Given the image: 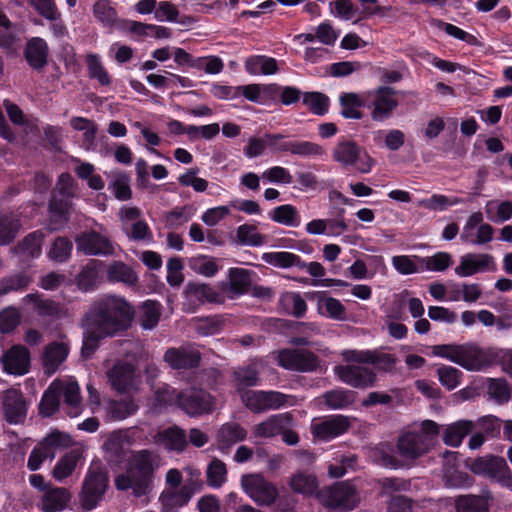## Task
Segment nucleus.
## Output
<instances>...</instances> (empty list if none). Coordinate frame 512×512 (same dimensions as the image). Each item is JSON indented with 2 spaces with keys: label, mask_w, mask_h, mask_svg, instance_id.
Returning a JSON list of instances; mask_svg holds the SVG:
<instances>
[{
  "label": "nucleus",
  "mask_w": 512,
  "mask_h": 512,
  "mask_svg": "<svg viewBox=\"0 0 512 512\" xmlns=\"http://www.w3.org/2000/svg\"><path fill=\"white\" fill-rule=\"evenodd\" d=\"M289 486L296 493L313 496L317 492L318 482L313 475L298 472L291 476Z\"/></svg>",
  "instance_id": "43"
},
{
  "label": "nucleus",
  "mask_w": 512,
  "mask_h": 512,
  "mask_svg": "<svg viewBox=\"0 0 512 512\" xmlns=\"http://www.w3.org/2000/svg\"><path fill=\"white\" fill-rule=\"evenodd\" d=\"M164 360L175 369L193 368L198 365L200 354L190 347L171 348L166 351Z\"/></svg>",
  "instance_id": "26"
},
{
  "label": "nucleus",
  "mask_w": 512,
  "mask_h": 512,
  "mask_svg": "<svg viewBox=\"0 0 512 512\" xmlns=\"http://www.w3.org/2000/svg\"><path fill=\"white\" fill-rule=\"evenodd\" d=\"M240 484L247 496L259 506L272 505L279 495L277 487L261 474L243 475Z\"/></svg>",
  "instance_id": "7"
},
{
  "label": "nucleus",
  "mask_w": 512,
  "mask_h": 512,
  "mask_svg": "<svg viewBox=\"0 0 512 512\" xmlns=\"http://www.w3.org/2000/svg\"><path fill=\"white\" fill-rule=\"evenodd\" d=\"M439 434L440 427L436 422H415L403 431L397 440L396 449L399 457L392 455L390 449L381 444L370 451V458L383 467L401 468L428 453L437 443Z\"/></svg>",
  "instance_id": "1"
},
{
  "label": "nucleus",
  "mask_w": 512,
  "mask_h": 512,
  "mask_svg": "<svg viewBox=\"0 0 512 512\" xmlns=\"http://www.w3.org/2000/svg\"><path fill=\"white\" fill-rule=\"evenodd\" d=\"M139 406L133 399L110 401L107 404V411L113 420H123L136 413Z\"/></svg>",
  "instance_id": "55"
},
{
  "label": "nucleus",
  "mask_w": 512,
  "mask_h": 512,
  "mask_svg": "<svg viewBox=\"0 0 512 512\" xmlns=\"http://www.w3.org/2000/svg\"><path fill=\"white\" fill-rule=\"evenodd\" d=\"M493 496L489 491L479 495H459L445 500L446 505H453L454 512H490Z\"/></svg>",
  "instance_id": "18"
},
{
  "label": "nucleus",
  "mask_w": 512,
  "mask_h": 512,
  "mask_svg": "<svg viewBox=\"0 0 512 512\" xmlns=\"http://www.w3.org/2000/svg\"><path fill=\"white\" fill-rule=\"evenodd\" d=\"M78 251L86 255H111L114 252L112 242L100 233L83 232L75 239Z\"/></svg>",
  "instance_id": "19"
},
{
  "label": "nucleus",
  "mask_w": 512,
  "mask_h": 512,
  "mask_svg": "<svg viewBox=\"0 0 512 512\" xmlns=\"http://www.w3.org/2000/svg\"><path fill=\"white\" fill-rule=\"evenodd\" d=\"M20 228L15 214H0V245L11 242Z\"/></svg>",
  "instance_id": "58"
},
{
  "label": "nucleus",
  "mask_w": 512,
  "mask_h": 512,
  "mask_svg": "<svg viewBox=\"0 0 512 512\" xmlns=\"http://www.w3.org/2000/svg\"><path fill=\"white\" fill-rule=\"evenodd\" d=\"M93 15L104 27L119 29L122 19L109 0H97L93 5Z\"/></svg>",
  "instance_id": "38"
},
{
  "label": "nucleus",
  "mask_w": 512,
  "mask_h": 512,
  "mask_svg": "<svg viewBox=\"0 0 512 512\" xmlns=\"http://www.w3.org/2000/svg\"><path fill=\"white\" fill-rule=\"evenodd\" d=\"M188 267L196 274L212 278L222 269V261L216 257L197 254L188 259Z\"/></svg>",
  "instance_id": "30"
},
{
  "label": "nucleus",
  "mask_w": 512,
  "mask_h": 512,
  "mask_svg": "<svg viewBox=\"0 0 512 512\" xmlns=\"http://www.w3.org/2000/svg\"><path fill=\"white\" fill-rule=\"evenodd\" d=\"M319 312L336 320L345 319V307L336 298L320 296L317 302Z\"/></svg>",
  "instance_id": "53"
},
{
  "label": "nucleus",
  "mask_w": 512,
  "mask_h": 512,
  "mask_svg": "<svg viewBox=\"0 0 512 512\" xmlns=\"http://www.w3.org/2000/svg\"><path fill=\"white\" fill-rule=\"evenodd\" d=\"M487 393L497 403L503 404L510 400L511 389L507 381L503 378H490L487 381Z\"/></svg>",
  "instance_id": "62"
},
{
  "label": "nucleus",
  "mask_w": 512,
  "mask_h": 512,
  "mask_svg": "<svg viewBox=\"0 0 512 512\" xmlns=\"http://www.w3.org/2000/svg\"><path fill=\"white\" fill-rule=\"evenodd\" d=\"M341 115L347 119H360L362 113L360 107L365 104L364 97L356 93H342L339 96Z\"/></svg>",
  "instance_id": "44"
},
{
  "label": "nucleus",
  "mask_w": 512,
  "mask_h": 512,
  "mask_svg": "<svg viewBox=\"0 0 512 512\" xmlns=\"http://www.w3.org/2000/svg\"><path fill=\"white\" fill-rule=\"evenodd\" d=\"M245 69L251 75H272L277 72V61L264 55L249 57L245 61Z\"/></svg>",
  "instance_id": "40"
},
{
  "label": "nucleus",
  "mask_w": 512,
  "mask_h": 512,
  "mask_svg": "<svg viewBox=\"0 0 512 512\" xmlns=\"http://www.w3.org/2000/svg\"><path fill=\"white\" fill-rule=\"evenodd\" d=\"M495 270L496 263L490 254L468 253L460 257L454 271L459 277H469L480 272Z\"/></svg>",
  "instance_id": "17"
},
{
  "label": "nucleus",
  "mask_w": 512,
  "mask_h": 512,
  "mask_svg": "<svg viewBox=\"0 0 512 512\" xmlns=\"http://www.w3.org/2000/svg\"><path fill=\"white\" fill-rule=\"evenodd\" d=\"M108 485L106 473L100 467L90 469L86 475L81 493L80 503L85 511L94 509L102 500Z\"/></svg>",
  "instance_id": "9"
},
{
  "label": "nucleus",
  "mask_w": 512,
  "mask_h": 512,
  "mask_svg": "<svg viewBox=\"0 0 512 512\" xmlns=\"http://www.w3.org/2000/svg\"><path fill=\"white\" fill-rule=\"evenodd\" d=\"M332 159L343 167H354L363 174L371 172L375 165V160L364 147L347 138L337 141L332 149Z\"/></svg>",
  "instance_id": "4"
},
{
  "label": "nucleus",
  "mask_w": 512,
  "mask_h": 512,
  "mask_svg": "<svg viewBox=\"0 0 512 512\" xmlns=\"http://www.w3.org/2000/svg\"><path fill=\"white\" fill-rule=\"evenodd\" d=\"M195 493L189 486H182L179 489H164L160 496L161 512H173L189 503Z\"/></svg>",
  "instance_id": "25"
},
{
  "label": "nucleus",
  "mask_w": 512,
  "mask_h": 512,
  "mask_svg": "<svg viewBox=\"0 0 512 512\" xmlns=\"http://www.w3.org/2000/svg\"><path fill=\"white\" fill-rule=\"evenodd\" d=\"M99 265L97 261L89 262L77 276V284L80 289L88 291L99 282Z\"/></svg>",
  "instance_id": "59"
},
{
  "label": "nucleus",
  "mask_w": 512,
  "mask_h": 512,
  "mask_svg": "<svg viewBox=\"0 0 512 512\" xmlns=\"http://www.w3.org/2000/svg\"><path fill=\"white\" fill-rule=\"evenodd\" d=\"M70 500V493L63 487H50L43 494L39 509L43 512H59Z\"/></svg>",
  "instance_id": "31"
},
{
  "label": "nucleus",
  "mask_w": 512,
  "mask_h": 512,
  "mask_svg": "<svg viewBox=\"0 0 512 512\" xmlns=\"http://www.w3.org/2000/svg\"><path fill=\"white\" fill-rule=\"evenodd\" d=\"M351 426L350 418L344 415H331L314 419L311 423V433L314 437L330 441L344 434Z\"/></svg>",
  "instance_id": "13"
},
{
  "label": "nucleus",
  "mask_w": 512,
  "mask_h": 512,
  "mask_svg": "<svg viewBox=\"0 0 512 512\" xmlns=\"http://www.w3.org/2000/svg\"><path fill=\"white\" fill-rule=\"evenodd\" d=\"M263 258L268 264L280 268H289L292 266L303 267L311 276L316 278H321L326 274V269L321 263L310 262L301 264L300 257L291 252L281 251L266 253Z\"/></svg>",
  "instance_id": "15"
},
{
  "label": "nucleus",
  "mask_w": 512,
  "mask_h": 512,
  "mask_svg": "<svg viewBox=\"0 0 512 512\" xmlns=\"http://www.w3.org/2000/svg\"><path fill=\"white\" fill-rule=\"evenodd\" d=\"M89 76L96 79L100 85L108 86L111 83V76L104 67L99 55L89 53L85 57Z\"/></svg>",
  "instance_id": "47"
},
{
  "label": "nucleus",
  "mask_w": 512,
  "mask_h": 512,
  "mask_svg": "<svg viewBox=\"0 0 512 512\" xmlns=\"http://www.w3.org/2000/svg\"><path fill=\"white\" fill-rule=\"evenodd\" d=\"M74 196V180L68 173L61 174L58 178L55 192L49 204L51 221L66 222L71 210L70 199Z\"/></svg>",
  "instance_id": "6"
},
{
  "label": "nucleus",
  "mask_w": 512,
  "mask_h": 512,
  "mask_svg": "<svg viewBox=\"0 0 512 512\" xmlns=\"http://www.w3.org/2000/svg\"><path fill=\"white\" fill-rule=\"evenodd\" d=\"M443 481L446 487L463 489L472 486L473 479L465 472L456 468L457 453L447 451L444 453Z\"/></svg>",
  "instance_id": "23"
},
{
  "label": "nucleus",
  "mask_w": 512,
  "mask_h": 512,
  "mask_svg": "<svg viewBox=\"0 0 512 512\" xmlns=\"http://www.w3.org/2000/svg\"><path fill=\"white\" fill-rule=\"evenodd\" d=\"M107 279L112 283H123L127 286H134L138 282L136 272L121 261H115L109 265Z\"/></svg>",
  "instance_id": "37"
},
{
  "label": "nucleus",
  "mask_w": 512,
  "mask_h": 512,
  "mask_svg": "<svg viewBox=\"0 0 512 512\" xmlns=\"http://www.w3.org/2000/svg\"><path fill=\"white\" fill-rule=\"evenodd\" d=\"M61 385L59 387V395L63 394L64 401L68 406V414L71 417H76L81 411V397L80 388L78 383L73 378L59 380Z\"/></svg>",
  "instance_id": "32"
},
{
  "label": "nucleus",
  "mask_w": 512,
  "mask_h": 512,
  "mask_svg": "<svg viewBox=\"0 0 512 512\" xmlns=\"http://www.w3.org/2000/svg\"><path fill=\"white\" fill-rule=\"evenodd\" d=\"M473 429L474 422L471 420H458L448 424L443 432V442L448 446L458 447Z\"/></svg>",
  "instance_id": "33"
},
{
  "label": "nucleus",
  "mask_w": 512,
  "mask_h": 512,
  "mask_svg": "<svg viewBox=\"0 0 512 512\" xmlns=\"http://www.w3.org/2000/svg\"><path fill=\"white\" fill-rule=\"evenodd\" d=\"M461 203H463V200L458 197L433 194L430 198L420 200L418 205L429 210L444 211L450 206H455Z\"/></svg>",
  "instance_id": "56"
},
{
  "label": "nucleus",
  "mask_w": 512,
  "mask_h": 512,
  "mask_svg": "<svg viewBox=\"0 0 512 512\" xmlns=\"http://www.w3.org/2000/svg\"><path fill=\"white\" fill-rule=\"evenodd\" d=\"M159 467L156 454L148 450L133 453L127 461L125 472L115 478L118 490H131L133 495H146L151 487L153 472Z\"/></svg>",
  "instance_id": "3"
},
{
  "label": "nucleus",
  "mask_w": 512,
  "mask_h": 512,
  "mask_svg": "<svg viewBox=\"0 0 512 512\" xmlns=\"http://www.w3.org/2000/svg\"><path fill=\"white\" fill-rule=\"evenodd\" d=\"M347 365H338L334 367V373L344 384L353 388L372 387L376 382V374L368 367L355 365L354 362Z\"/></svg>",
  "instance_id": "12"
},
{
  "label": "nucleus",
  "mask_w": 512,
  "mask_h": 512,
  "mask_svg": "<svg viewBox=\"0 0 512 512\" xmlns=\"http://www.w3.org/2000/svg\"><path fill=\"white\" fill-rule=\"evenodd\" d=\"M108 189L120 201L131 199L132 191L130 188V178L125 172H112L110 175Z\"/></svg>",
  "instance_id": "42"
},
{
  "label": "nucleus",
  "mask_w": 512,
  "mask_h": 512,
  "mask_svg": "<svg viewBox=\"0 0 512 512\" xmlns=\"http://www.w3.org/2000/svg\"><path fill=\"white\" fill-rule=\"evenodd\" d=\"M290 153L304 158H323L326 156V150L322 145L307 140L293 141Z\"/></svg>",
  "instance_id": "48"
},
{
  "label": "nucleus",
  "mask_w": 512,
  "mask_h": 512,
  "mask_svg": "<svg viewBox=\"0 0 512 512\" xmlns=\"http://www.w3.org/2000/svg\"><path fill=\"white\" fill-rule=\"evenodd\" d=\"M270 218L274 222L288 227L295 228L301 224V217L297 209L290 204H284L274 208L270 213Z\"/></svg>",
  "instance_id": "45"
},
{
  "label": "nucleus",
  "mask_w": 512,
  "mask_h": 512,
  "mask_svg": "<svg viewBox=\"0 0 512 512\" xmlns=\"http://www.w3.org/2000/svg\"><path fill=\"white\" fill-rule=\"evenodd\" d=\"M5 372L12 375H24L29 371L30 353L22 345L7 350L0 359Z\"/></svg>",
  "instance_id": "22"
},
{
  "label": "nucleus",
  "mask_w": 512,
  "mask_h": 512,
  "mask_svg": "<svg viewBox=\"0 0 512 512\" xmlns=\"http://www.w3.org/2000/svg\"><path fill=\"white\" fill-rule=\"evenodd\" d=\"M502 460L503 458L494 456L479 457L472 460L468 464V467L475 474L493 478L494 474L498 471L500 461Z\"/></svg>",
  "instance_id": "51"
},
{
  "label": "nucleus",
  "mask_w": 512,
  "mask_h": 512,
  "mask_svg": "<svg viewBox=\"0 0 512 512\" xmlns=\"http://www.w3.org/2000/svg\"><path fill=\"white\" fill-rule=\"evenodd\" d=\"M259 381V369L253 362L247 366L239 367L233 372L234 386L240 395L247 387L255 386Z\"/></svg>",
  "instance_id": "36"
},
{
  "label": "nucleus",
  "mask_w": 512,
  "mask_h": 512,
  "mask_svg": "<svg viewBox=\"0 0 512 512\" xmlns=\"http://www.w3.org/2000/svg\"><path fill=\"white\" fill-rule=\"evenodd\" d=\"M5 419L11 424L22 423L26 417L27 407L22 394L17 390H9L3 399Z\"/></svg>",
  "instance_id": "24"
},
{
  "label": "nucleus",
  "mask_w": 512,
  "mask_h": 512,
  "mask_svg": "<svg viewBox=\"0 0 512 512\" xmlns=\"http://www.w3.org/2000/svg\"><path fill=\"white\" fill-rule=\"evenodd\" d=\"M420 256L417 255H397L391 259L392 266L401 275H410L421 273L420 263L417 261Z\"/></svg>",
  "instance_id": "61"
},
{
  "label": "nucleus",
  "mask_w": 512,
  "mask_h": 512,
  "mask_svg": "<svg viewBox=\"0 0 512 512\" xmlns=\"http://www.w3.org/2000/svg\"><path fill=\"white\" fill-rule=\"evenodd\" d=\"M290 424L291 417L288 414L272 415L254 426L253 435L256 438H271L279 435Z\"/></svg>",
  "instance_id": "27"
},
{
  "label": "nucleus",
  "mask_w": 512,
  "mask_h": 512,
  "mask_svg": "<svg viewBox=\"0 0 512 512\" xmlns=\"http://www.w3.org/2000/svg\"><path fill=\"white\" fill-rule=\"evenodd\" d=\"M302 100L303 104L316 115H324L328 111L329 98L320 92L304 93Z\"/></svg>",
  "instance_id": "63"
},
{
  "label": "nucleus",
  "mask_w": 512,
  "mask_h": 512,
  "mask_svg": "<svg viewBox=\"0 0 512 512\" xmlns=\"http://www.w3.org/2000/svg\"><path fill=\"white\" fill-rule=\"evenodd\" d=\"M60 381H53L47 391L43 394L40 402V412L44 416L52 415L59 406Z\"/></svg>",
  "instance_id": "60"
},
{
  "label": "nucleus",
  "mask_w": 512,
  "mask_h": 512,
  "mask_svg": "<svg viewBox=\"0 0 512 512\" xmlns=\"http://www.w3.org/2000/svg\"><path fill=\"white\" fill-rule=\"evenodd\" d=\"M133 315L132 306L124 298L107 295L92 304L85 320L90 333L114 336L129 327Z\"/></svg>",
  "instance_id": "2"
},
{
  "label": "nucleus",
  "mask_w": 512,
  "mask_h": 512,
  "mask_svg": "<svg viewBox=\"0 0 512 512\" xmlns=\"http://www.w3.org/2000/svg\"><path fill=\"white\" fill-rule=\"evenodd\" d=\"M161 316V305L153 300L145 301L140 308L141 325L145 329L154 328Z\"/></svg>",
  "instance_id": "57"
},
{
  "label": "nucleus",
  "mask_w": 512,
  "mask_h": 512,
  "mask_svg": "<svg viewBox=\"0 0 512 512\" xmlns=\"http://www.w3.org/2000/svg\"><path fill=\"white\" fill-rule=\"evenodd\" d=\"M499 352L494 348H481L473 343L461 344L458 365L468 371H481L495 363Z\"/></svg>",
  "instance_id": "10"
},
{
  "label": "nucleus",
  "mask_w": 512,
  "mask_h": 512,
  "mask_svg": "<svg viewBox=\"0 0 512 512\" xmlns=\"http://www.w3.org/2000/svg\"><path fill=\"white\" fill-rule=\"evenodd\" d=\"M341 356L346 362L373 364L376 369L389 371L394 368L396 359L392 354L371 350H343Z\"/></svg>",
  "instance_id": "14"
},
{
  "label": "nucleus",
  "mask_w": 512,
  "mask_h": 512,
  "mask_svg": "<svg viewBox=\"0 0 512 512\" xmlns=\"http://www.w3.org/2000/svg\"><path fill=\"white\" fill-rule=\"evenodd\" d=\"M0 46L10 53L15 52L19 47L16 27L6 15L0 17Z\"/></svg>",
  "instance_id": "46"
},
{
  "label": "nucleus",
  "mask_w": 512,
  "mask_h": 512,
  "mask_svg": "<svg viewBox=\"0 0 512 512\" xmlns=\"http://www.w3.org/2000/svg\"><path fill=\"white\" fill-rule=\"evenodd\" d=\"M326 405L332 410L344 409L354 402V392L336 389L323 395Z\"/></svg>",
  "instance_id": "54"
},
{
  "label": "nucleus",
  "mask_w": 512,
  "mask_h": 512,
  "mask_svg": "<svg viewBox=\"0 0 512 512\" xmlns=\"http://www.w3.org/2000/svg\"><path fill=\"white\" fill-rule=\"evenodd\" d=\"M247 431L237 423H226L218 431V440L225 446H230L245 440Z\"/></svg>",
  "instance_id": "52"
},
{
  "label": "nucleus",
  "mask_w": 512,
  "mask_h": 512,
  "mask_svg": "<svg viewBox=\"0 0 512 512\" xmlns=\"http://www.w3.org/2000/svg\"><path fill=\"white\" fill-rule=\"evenodd\" d=\"M421 272H444L453 263L452 255L448 252H437L432 256L417 258Z\"/></svg>",
  "instance_id": "41"
},
{
  "label": "nucleus",
  "mask_w": 512,
  "mask_h": 512,
  "mask_svg": "<svg viewBox=\"0 0 512 512\" xmlns=\"http://www.w3.org/2000/svg\"><path fill=\"white\" fill-rule=\"evenodd\" d=\"M27 2L40 16L52 22L50 29L55 37L64 38L68 35L55 0H27Z\"/></svg>",
  "instance_id": "20"
},
{
  "label": "nucleus",
  "mask_w": 512,
  "mask_h": 512,
  "mask_svg": "<svg viewBox=\"0 0 512 512\" xmlns=\"http://www.w3.org/2000/svg\"><path fill=\"white\" fill-rule=\"evenodd\" d=\"M48 50L44 39L34 37L29 40L25 49V57L29 65L34 69L44 67L47 63Z\"/></svg>",
  "instance_id": "34"
},
{
  "label": "nucleus",
  "mask_w": 512,
  "mask_h": 512,
  "mask_svg": "<svg viewBox=\"0 0 512 512\" xmlns=\"http://www.w3.org/2000/svg\"><path fill=\"white\" fill-rule=\"evenodd\" d=\"M186 300L190 306L196 307L204 303H215L219 294L208 284L188 283L185 288Z\"/></svg>",
  "instance_id": "29"
},
{
  "label": "nucleus",
  "mask_w": 512,
  "mask_h": 512,
  "mask_svg": "<svg viewBox=\"0 0 512 512\" xmlns=\"http://www.w3.org/2000/svg\"><path fill=\"white\" fill-rule=\"evenodd\" d=\"M154 442L167 450L178 452L183 451L187 445L184 432L177 427L168 428L159 432L155 436Z\"/></svg>",
  "instance_id": "35"
},
{
  "label": "nucleus",
  "mask_w": 512,
  "mask_h": 512,
  "mask_svg": "<svg viewBox=\"0 0 512 512\" xmlns=\"http://www.w3.org/2000/svg\"><path fill=\"white\" fill-rule=\"evenodd\" d=\"M72 248L73 244L69 239L58 237L52 243L48 251V257L56 262H64L69 258Z\"/></svg>",
  "instance_id": "64"
},
{
  "label": "nucleus",
  "mask_w": 512,
  "mask_h": 512,
  "mask_svg": "<svg viewBox=\"0 0 512 512\" xmlns=\"http://www.w3.org/2000/svg\"><path fill=\"white\" fill-rule=\"evenodd\" d=\"M364 102L373 121L391 118L399 106L398 92L389 86H380L364 93Z\"/></svg>",
  "instance_id": "5"
},
{
  "label": "nucleus",
  "mask_w": 512,
  "mask_h": 512,
  "mask_svg": "<svg viewBox=\"0 0 512 512\" xmlns=\"http://www.w3.org/2000/svg\"><path fill=\"white\" fill-rule=\"evenodd\" d=\"M178 405L190 416L210 413L215 401L208 393L200 389H190L180 393Z\"/></svg>",
  "instance_id": "16"
},
{
  "label": "nucleus",
  "mask_w": 512,
  "mask_h": 512,
  "mask_svg": "<svg viewBox=\"0 0 512 512\" xmlns=\"http://www.w3.org/2000/svg\"><path fill=\"white\" fill-rule=\"evenodd\" d=\"M227 474L228 471L225 463L219 459H213L206 469L208 486L214 489L221 488L227 481Z\"/></svg>",
  "instance_id": "50"
},
{
  "label": "nucleus",
  "mask_w": 512,
  "mask_h": 512,
  "mask_svg": "<svg viewBox=\"0 0 512 512\" xmlns=\"http://www.w3.org/2000/svg\"><path fill=\"white\" fill-rule=\"evenodd\" d=\"M106 375L110 385L118 393L136 392L141 384V377L134 365L126 361L116 362Z\"/></svg>",
  "instance_id": "11"
},
{
  "label": "nucleus",
  "mask_w": 512,
  "mask_h": 512,
  "mask_svg": "<svg viewBox=\"0 0 512 512\" xmlns=\"http://www.w3.org/2000/svg\"><path fill=\"white\" fill-rule=\"evenodd\" d=\"M485 213L492 222H505L512 217V202L490 200L485 204Z\"/></svg>",
  "instance_id": "49"
},
{
  "label": "nucleus",
  "mask_w": 512,
  "mask_h": 512,
  "mask_svg": "<svg viewBox=\"0 0 512 512\" xmlns=\"http://www.w3.org/2000/svg\"><path fill=\"white\" fill-rule=\"evenodd\" d=\"M317 497L324 506L341 511L352 510L359 502L356 489L347 482L325 488L317 494Z\"/></svg>",
  "instance_id": "8"
},
{
  "label": "nucleus",
  "mask_w": 512,
  "mask_h": 512,
  "mask_svg": "<svg viewBox=\"0 0 512 512\" xmlns=\"http://www.w3.org/2000/svg\"><path fill=\"white\" fill-rule=\"evenodd\" d=\"M278 363L285 369L313 371L318 367V359L307 351L283 350L278 354Z\"/></svg>",
  "instance_id": "21"
},
{
  "label": "nucleus",
  "mask_w": 512,
  "mask_h": 512,
  "mask_svg": "<svg viewBox=\"0 0 512 512\" xmlns=\"http://www.w3.org/2000/svg\"><path fill=\"white\" fill-rule=\"evenodd\" d=\"M81 458V453L79 450H71L68 453H66L64 456H62L56 465L53 468L52 475L53 477L59 481L62 482L66 478L72 475L74 470L77 467V463L79 462Z\"/></svg>",
  "instance_id": "39"
},
{
  "label": "nucleus",
  "mask_w": 512,
  "mask_h": 512,
  "mask_svg": "<svg viewBox=\"0 0 512 512\" xmlns=\"http://www.w3.org/2000/svg\"><path fill=\"white\" fill-rule=\"evenodd\" d=\"M69 354V346L65 342H53L47 345L43 353V367L48 375L54 374Z\"/></svg>",
  "instance_id": "28"
}]
</instances>
